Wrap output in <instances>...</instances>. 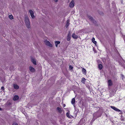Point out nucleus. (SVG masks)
<instances>
[{"mask_svg": "<svg viewBox=\"0 0 125 125\" xmlns=\"http://www.w3.org/2000/svg\"><path fill=\"white\" fill-rule=\"evenodd\" d=\"M66 115L67 117L69 118H70V116L69 115V113L68 112H67L66 114Z\"/></svg>", "mask_w": 125, "mask_h": 125, "instance_id": "23", "label": "nucleus"}, {"mask_svg": "<svg viewBox=\"0 0 125 125\" xmlns=\"http://www.w3.org/2000/svg\"><path fill=\"white\" fill-rule=\"evenodd\" d=\"M69 69L70 70H72L73 69V67L71 65H70L69 66Z\"/></svg>", "mask_w": 125, "mask_h": 125, "instance_id": "26", "label": "nucleus"}, {"mask_svg": "<svg viewBox=\"0 0 125 125\" xmlns=\"http://www.w3.org/2000/svg\"><path fill=\"white\" fill-rule=\"evenodd\" d=\"M1 89L3 91L4 90V87L3 86L2 87H1Z\"/></svg>", "mask_w": 125, "mask_h": 125, "instance_id": "28", "label": "nucleus"}, {"mask_svg": "<svg viewBox=\"0 0 125 125\" xmlns=\"http://www.w3.org/2000/svg\"><path fill=\"white\" fill-rule=\"evenodd\" d=\"M19 96L17 95H15L13 99L14 101L17 100L19 99Z\"/></svg>", "mask_w": 125, "mask_h": 125, "instance_id": "13", "label": "nucleus"}, {"mask_svg": "<svg viewBox=\"0 0 125 125\" xmlns=\"http://www.w3.org/2000/svg\"><path fill=\"white\" fill-rule=\"evenodd\" d=\"M53 0L55 2H57L58 1L57 0Z\"/></svg>", "mask_w": 125, "mask_h": 125, "instance_id": "33", "label": "nucleus"}, {"mask_svg": "<svg viewBox=\"0 0 125 125\" xmlns=\"http://www.w3.org/2000/svg\"><path fill=\"white\" fill-rule=\"evenodd\" d=\"M71 33L70 31H69L67 37V40L68 41H69L71 38Z\"/></svg>", "mask_w": 125, "mask_h": 125, "instance_id": "6", "label": "nucleus"}, {"mask_svg": "<svg viewBox=\"0 0 125 125\" xmlns=\"http://www.w3.org/2000/svg\"><path fill=\"white\" fill-rule=\"evenodd\" d=\"M95 38H93L92 39V42L95 44H96V42L95 41Z\"/></svg>", "mask_w": 125, "mask_h": 125, "instance_id": "20", "label": "nucleus"}, {"mask_svg": "<svg viewBox=\"0 0 125 125\" xmlns=\"http://www.w3.org/2000/svg\"><path fill=\"white\" fill-rule=\"evenodd\" d=\"M65 104H63V107H65Z\"/></svg>", "mask_w": 125, "mask_h": 125, "instance_id": "34", "label": "nucleus"}, {"mask_svg": "<svg viewBox=\"0 0 125 125\" xmlns=\"http://www.w3.org/2000/svg\"><path fill=\"white\" fill-rule=\"evenodd\" d=\"M8 105H10L11 104V103L10 102H9L8 103Z\"/></svg>", "mask_w": 125, "mask_h": 125, "instance_id": "30", "label": "nucleus"}, {"mask_svg": "<svg viewBox=\"0 0 125 125\" xmlns=\"http://www.w3.org/2000/svg\"><path fill=\"white\" fill-rule=\"evenodd\" d=\"M29 12L32 18L33 19L35 18V17L34 15L33 12L31 10H29Z\"/></svg>", "mask_w": 125, "mask_h": 125, "instance_id": "3", "label": "nucleus"}, {"mask_svg": "<svg viewBox=\"0 0 125 125\" xmlns=\"http://www.w3.org/2000/svg\"><path fill=\"white\" fill-rule=\"evenodd\" d=\"M1 110V108L0 107V110Z\"/></svg>", "mask_w": 125, "mask_h": 125, "instance_id": "35", "label": "nucleus"}, {"mask_svg": "<svg viewBox=\"0 0 125 125\" xmlns=\"http://www.w3.org/2000/svg\"><path fill=\"white\" fill-rule=\"evenodd\" d=\"M121 76L122 78V79L123 80L124 78V75L123 74H121Z\"/></svg>", "mask_w": 125, "mask_h": 125, "instance_id": "29", "label": "nucleus"}, {"mask_svg": "<svg viewBox=\"0 0 125 125\" xmlns=\"http://www.w3.org/2000/svg\"><path fill=\"white\" fill-rule=\"evenodd\" d=\"M96 118L95 117H94L93 116V118L92 120L91 121L92 122L94 121Z\"/></svg>", "mask_w": 125, "mask_h": 125, "instance_id": "25", "label": "nucleus"}, {"mask_svg": "<svg viewBox=\"0 0 125 125\" xmlns=\"http://www.w3.org/2000/svg\"><path fill=\"white\" fill-rule=\"evenodd\" d=\"M69 22L70 21L69 20H67L66 25V28L68 26L69 24Z\"/></svg>", "mask_w": 125, "mask_h": 125, "instance_id": "19", "label": "nucleus"}, {"mask_svg": "<svg viewBox=\"0 0 125 125\" xmlns=\"http://www.w3.org/2000/svg\"><path fill=\"white\" fill-rule=\"evenodd\" d=\"M93 116L94 117H95L97 118L100 116L101 115L99 116L98 115V113L97 112H96L93 114Z\"/></svg>", "mask_w": 125, "mask_h": 125, "instance_id": "7", "label": "nucleus"}, {"mask_svg": "<svg viewBox=\"0 0 125 125\" xmlns=\"http://www.w3.org/2000/svg\"><path fill=\"white\" fill-rule=\"evenodd\" d=\"M57 110L58 111V112L60 113H61L62 111V109L61 108L59 107H57Z\"/></svg>", "mask_w": 125, "mask_h": 125, "instance_id": "11", "label": "nucleus"}, {"mask_svg": "<svg viewBox=\"0 0 125 125\" xmlns=\"http://www.w3.org/2000/svg\"><path fill=\"white\" fill-rule=\"evenodd\" d=\"M60 43V42L59 41H56L55 42V46L56 47H57L58 46V45Z\"/></svg>", "mask_w": 125, "mask_h": 125, "instance_id": "18", "label": "nucleus"}, {"mask_svg": "<svg viewBox=\"0 0 125 125\" xmlns=\"http://www.w3.org/2000/svg\"><path fill=\"white\" fill-rule=\"evenodd\" d=\"M108 86H111L112 85L113 83L111 80H108Z\"/></svg>", "mask_w": 125, "mask_h": 125, "instance_id": "12", "label": "nucleus"}, {"mask_svg": "<svg viewBox=\"0 0 125 125\" xmlns=\"http://www.w3.org/2000/svg\"><path fill=\"white\" fill-rule=\"evenodd\" d=\"M110 107L112 108L114 110L116 111H117L118 112H121V111L120 110L118 109L116 107H115L114 106H111Z\"/></svg>", "mask_w": 125, "mask_h": 125, "instance_id": "8", "label": "nucleus"}, {"mask_svg": "<svg viewBox=\"0 0 125 125\" xmlns=\"http://www.w3.org/2000/svg\"><path fill=\"white\" fill-rule=\"evenodd\" d=\"M31 61L34 64L36 65V62L35 59H31Z\"/></svg>", "mask_w": 125, "mask_h": 125, "instance_id": "17", "label": "nucleus"}, {"mask_svg": "<svg viewBox=\"0 0 125 125\" xmlns=\"http://www.w3.org/2000/svg\"><path fill=\"white\" fill-rule=\"evenodd\" d=\"M45 44L47 45L48 46L50 47H52V45L47 40H45L44 41Z\"/></svg>", "mask_w": 125, "mask_h": 125, "instance_id": "2", "label": "nucleus"}, {"mask_svg": "<svg viewBox=\"0 0 125 125\" xmlns=\"http://www.w3.org/2000/svg\"><path fill=\"white\" fill-rule=\"evenodd\" d=\"M98 68L99 70H101L103 68L102 65L100 64H99L98 65Z\"/></svg>", "mask_w": 125, "mask_h": 125, "instance_id": "16", "label": "nucleus"}, {"mask_svg": "<svg viewBox=\"0 0 125 125\" xmlns=\"http://www.w3.org/2000/svg\"><path fill=\"white\" fill-rule=\"evenodd\" d=\"M82 72L84 74H86V70L83 68L82 69Z\"/></svg>", "mask_w": 125, "mask_h": 125, "instance_id": "22", "label": "nucleus"}, {"mask_svg": "<svg viewBox=\"0 0 125 125\" xmlns=\"http://www.w3.org/2000/svg\"><path fill=\"white\" fill-rule=\"evenodd\" d=\"M25 21L27 27L28 28H30V23L29 19L28 17H26L25 18Z\"/></svg>", "mask_w": 125, "mask_h": 125, "instance_id": "1", "label": "nucleus"}, {"mask_svg": "<svg viewBox=\"0 0 125 125\" xmlns=\"http://www.w3.org/2000/svg\"><path fill=\"white\" fill-rule=\"evenodd\" d=\"M13 87L15 89H18L19 88V86L17 84H14L13 85Z\"/></svg>", "mask_w": 125, "mask_h": 125, "instance_id": "14", "label": "nucleus"}, {"mask_svg": "<svg viewBox=\"0 0 125 125\" xmlns=\"http://www.w3.org/2000/svg\"><path fill=\"white\" fill-rule=\"evenodd\" d=\"M74 0H72L70 2L69 5V7L70 8H73L74 6Z\"/></svg>", "mask_w": 125, "mask_h": 125, "instance_id": "5", "label": "nucleus"}, {"mask_svg": "<svg viewBox=\"0 0 125 125\" xmlns=\"http://www.w3.org/2000/svg\"><path fill=\"white\" fill-rule=\"evenodd\" d=\"M12 125H18L17 123L14 122L12 124Z\"/></svg>", "mask_w": 125, "mask_h": 125, "instance_id": "27", "label": "nucleus"}, {"mask_svg": "<svg viewBox=\"0 0 125 125\" xmlns=\"http://www.w3.org/2000/svg\"><path fill=\"white\" fill-rule=\"evenodd\" d=\"M29 69L31 72H33L34 71L35 69L34 68L31 67H29Z\"/></svg>", "mask_w": 125, "mask_h": 125, "instance_id": "15", "label": "nucleus"}, {"mask_svg": "<svg viewBox=\"0 0 125 125\" xmlns=\"http://www.w3.org/2000/svg\"><path fill=\"white\" fill-rule=\"evenodd\" d=\"M122 60L123 61V62L125 63V61L124 60L123 58H122Z\"/></svg>", "mask_w": 125, "mask_h": 125, "instance_id": "31", "label": "nucleus"}, {"mask_svg": "<svg viewBox=\"0 0 125 125\" xmlns=\"http://www.w3.org/2000/svg\"><path fill=\"white\" fill-rule=\"evenodd\" d=\"M75 99L74 98H73L71 102L72 104L73 105L74 108L75 107Z\"/></svg>", "mask_w": 125, "mask_h": 125, "instance_id": "9", "label": "nucleus"}, {"mask_svg": "<svg viewBox=\"0 0 125 125\" xmlns=\"http://www.w3.org/2000/svg\"><path fill=\"white\" fill-rule=\"evenodd\" d=\"M123 38H124V40L125 41V36H124Z\"/></svg>", "mask_w": 125, "mask_h": 125, "instance_id": "32", "label": "nucleus"}, {"mask_svg": "<svg viewBox=\"0 0 125 125\" xmlns=\"http://www.w3.org/2000/svg\"><path fill=\"white\" fill-rule=\"evenodd\" d=\"M98 61L100 62V61H99V60H98Z\"/></svg>", "mask_w": 125, "mask_h": 125, "instance_id": "36", "label": "nucleus"}, {"mask_svg": "<svg viewBox=\"0 0 125 125\" xmlns=\"http://www.w3.org/2000/svg\"><path fill=\"white\" fill-rule=\"evenodd\" d=\"M9 18L11 19L12 20L13 19V17L12 15H10L9 16Z\"/></svg>", "mask_w": 125, "mask_h": 125, "instance_id": "24", "label": "nucleus"}, {"mask_svg": "<svg viewBox=\"0 0 125 125\" xmlns=\"http://www.w3.org/2000/svg\"><path fill=\"white\" fill-rule=\"evenodd\" d=\"M82 121V120H80V121Z\"/></svg>", "mask_w": 125, "mask_h": 125, "instance_id": "37", "label": "nucleus"}, {"mask_svg": "<svg viewBox=\"0 0 125 125\" xmlns=\"http://www.w3.org/2000/svg\"><path fill=\"white\" fill-rule=\"evenodd\" d=\"M72 37L74 39H76L78 38V36L76 35L75 33H73L72 34Z\"/></svg>", "mask_w": 125, "mask_h": 125, "instance_id": "10", "label": "nucleus"}, {"mask_svg": "<svg viewBox=\"0 0 125 125\" xmlns=\"http://www.w3.org/2000/svg\"><path fill=\"white\" fill-rule=\"evenodd\" d=\"M87 16L88 18H89V19L92 22L94 23H95L96 21H94V20L93 19L92 17L89 15H88Z\"/></svg>", "mask_w": 125, "mask_h": 125, "instance_id": "4", "label": "nucleus"}, {"mask_svg": "<svg viewBox=\"0 0 125 125\" xmlns=\"http://www.w3.org/2000/svg\"><path fill=\"white\" fill-rule=\"evenodd\" d=\"M85 79L84 78H83L82 79L81 82L83 83H84L85 82Z\"/></svg>", "mask_w": 125, "mask_h": 125, "instance_id": "21", "label": "nucleus"}]
</instances>
